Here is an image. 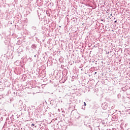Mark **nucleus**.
I'll use <instances>...</instances> for the list:
<instances>
[{
	"instance_id": "1",
	"label": "nucleus",
	"mask_w": 130,
	"mask_h": 130,
	"mask_svg": "<svg viewBox=\"0 0 130 130\" xmlns=\"http://www.w3.org/2000/svg\"><path fill=\"white\" fill-rule=\"evenodd\" d=\"M84 106H86L87 105V104L85 102L84 103Z\"/></svg>"
},
{
	"instance_id": "2",
	"label": "nucleus",
	"mask_w": 130,
	"mask_h": 130,
	"mask_svg": "<svg viewBox=\"0 0 130 130\" xmlns=\"http://www.w3.org/2000/svg\"><path fill=\"white\" fill-rule=\"evenodd\" d=\"M31 125H32V126H35V124H32Z\"/></svg>"
},
{
	"instance_id": "3",
	"label": "nucleus",
	"mask_w": 130,
	"mask_h": 130,
	"mask_svg": "<svg viewBox=\"0 0 130 130\" xmlns=\"http://www.w3.org/2000/svg\"><path fill=\"white\" fill-rule=\"evenodd\" d=\"M115 23H116V21H115Z\"/></svg>"
}]
</instances>
